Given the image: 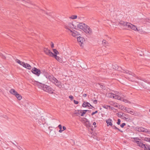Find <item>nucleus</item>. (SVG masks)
Here are the masks:
<instances>
[{
  "label": "nucleus",
  "instance_id": "f257e3e1",
  "mask_svg": "<svg viewBox=\"0 0 150 150\" xmlns=\"http://www.w3.org/2000/svg\"><path fill=\"white\" fill-rule=\"evenodd\" d=\"M42 73L46 77V78L49 79L50 81L53 83L55 86L59 88H64V85L61 82L59 81L53 76L50 74L46 70H43Z\"/></svg>",
  "mask_w": 150,
  "mask_h": 150
},
{
  "label": "nucleus",
  "instance_id": "f03ea898",
  "mask_svg": "<svg viewBox=\"0 0 150 150\" xmlns=\"http://www.w3.org/2000/svg\"><path fill=\"white\" fill-rule=\"evenodd\" d=\"M76 27V26L73 24L72 21L67 22L65 24L64 26V28L67 30V32L73 29H75Z\"/></svg>",
  "mask_w": 150,
  "mask_h": 150
},
{
  "label": "nucleus",
  "instance_id": "7ed1b4c3",
  "mask_svg": "<svg viewBox=\"0 0 150 150\" xmlns=\"http://www.w3.org/2000/svg\"><path fill=\"white\" fill-rule=\"evenodd\" d=\"M120 93H119L117 91H115L114 92V93H108L107 94L108 97L113 98L116 99L118 100L119 99V98Z\"/></svg>",
  "mask_w": 150,
  "mask_h": 150
},
{
  "label": "nucleus",
  "instance_id": "20e7f679",
  "mask_svg": "<svg viewBox=\"0 0 150 150\" xmlns=\"http://www.w3.org/2000/svg\"><path fill=\"white\" fill-rule=\"evenodd\" d=\"M42 89L44 91L50 94L53 93L54 91V90L50 86L45 84L43 85Z\"/></svg>",
  "mask_w": 150,
  "mask_h": 150
},
{
  "label": "nucleus",
  "instance_id": "39448f33",
  "mask_svg": "<svg viewBox=\"0 0 150 150\" xmlns=\"http://www.w3.org/2000/svg\"><path fill=\"white\" fill-rule=\"evenodd\" d=\"M139 84L141 85L145 89H147L148 88V84L144 81L139 80L138 81H136Z\"/></svg>",
  "mask_w": 150,
  "mask_h": 150
},
{
  "label": "nucleus",
  "instance_id": "423d86ee",
  "mask_svg": "<svg viewBox=\"0 0 150 150\" xmlns=\"http://www.w3.org/2000/svg\"><path fill=\"white\" fill-rule=\"evenodd\" d=\"M119 98H120L118 99V100L123 101L126 103L129 104L131 103L130 102L126 99L125 97L121 93H120Z\"/></svg>",
  "mask_w": 150,
  "mask_h": 150
},
{
  "label": "nucleus",
  "instance_id": "0eeeda50",
  "mask_svg": "<svg viewBox=\"0 0 150 150\" xmlns=\"http://www.w3.org/2000/svg\"><path fill=\"white\" fill-rule=\"evenodd\" d=\"M31 72L38 76H39L41 74L40 70L35 67H34L32 69Z\"/></svg>",
  "mask_w": 150,
  "mask_h": 150
},
{
  "label": "nucleus",
  "instance_id": "6e6552de",
  "mask_svg": "<svg viewBox=\"0 0 150 150\" xmlns=\"http://www.w3.org/2000/svg\"><path fill=\"white\" fill-rule=\"evenodd\" d=\"M71 35L74 37H75L76 36L80 35L79 33L75 30H73V29L68 32Z\"/></svg>",
  "mask_w": 150,
  "mask_h": 150
},
{
  "label": "nucleus",
  "instance_id": "1a4fd4ad",
  "mask_svg": "<svg viewBox=\"0 0 150 150\" xmlns=\"http://www.w3.org/2000/svg\"><path fill=\"white\" fill-rule=\"evenodd\" d=\"M83 31L86 34L91 35L92 34V31L90 27L86 25Z\"/></svg>",
  "mask_w": 150,
  "mask_h": 150
},
{
  "label": "nucleus",
  "instance_id": "9d476101",
  "mask_svg": "<svg viewBox=\"0 0 150 150\" xmlns=\"http://www.w3.org/2000/svg\"><path fill=\"white\" fill-rule=\"evenodd\" d=\"M86 24L83 23H80L77 25V27L78 28L82 30L83 31L84 28L86 27Z\"/></svg>",
  "mask_w": 150,
  "mask_h": 150
},
{
  "label": "nucleus",
  "instance_id": "9b49d317",
  "mask_svg": "<svg viewBox=\"0 0 150 150\" xmlns=\"http://www.w3.org/2000/svg\"><path fill=\"white\" fill-rule=\"evenodd\" d=\"M45 122V120L43 116H41L38 117V123L40 125H41V124L44 125Z\"/></svg>",
  "mask_w": 150,
  "mask_h": 150
},
{
  "label": "nucleus",
  "instance_id": "f8f14e48",
  "mask_svg": "<svg viewBox=\"0 0 150 150\" xmlns=\"http://www.w3.org/2000/svg\"><path fill=\"white\" fill-rule=\"evenodd\" d=\"M82 120V122H84L85 125L86 127H90L91 124L87 119L86 118H83Z\"/></svg>",
  "mask_w": 150,
  "mask_h": 150
},
{
  "label": "nucleus",
  "instance_id": "ddd939ff",
  "mask_svg": "<svg viewBox=\"0 0 150 150\" xmlns=\"http://www.w3.org/2000/svg\"><path fill=\"white\" fill-rule=\"evenodd\" d=\"M44 51L46 54L49 56L52 57L53 56V55H54V54L51 52L50 50L47 48H45L44 50Z\"/></svg>",
  "mask_w": 150,
  "mask_h": 150
},
{
  "label": "nucleus",
  "instance_id": "4468645a",
  "mask_svg": "<svg viewBox=\"0 0 150 150\" xmlns=\"http://www.w3.org/2000/svg\"><path fill=\"white\" fill-rule=\"evenodd\" d=\"M77 40L81 46H82L85 41V39L83 37L80 36L77 38Z\"/></svg>",
  "mask_w": 150,
  "mask_h": 150
},
{
  "label": "nucleus",
  "instance_id": "2eb2a0df",
  "mask_svg": "<svg viewBox=\"0 0 150 150\" xmlns=\"http://www.w3.org/2000/svg\"><path fill=\"white\" fill-rule=\"evenodd\" d=\"M106 122L107 123V126H112V120L110 118H109L108 119L106 120Z\"/></svg>",
  "mask_w": 150,
  "mask_h": 150
},
{
  "label": "nucleus",
  "instance_id": "dca6fc26",
  "mask_svg": "<svg viewBox=\"0 0 150 150\" xmlns=\"http://www.w3.org/2000/svg\"><path fill=\"white\" fill-rule=\"evenodd\" d=\"M134 75V73L129 72L126 76L129 79V80H131Z\"/></svg>",
  "mask_w": 150,
  "mask_h": 150
},
{
  "label": "nucleus",
  "instance_id": "f3484780",
  "mask_svg": "<svg viewBox=\"0 0 150 150\" xmlns=\"http://www.w3.org/2000/svg\"><path fill=\"white\" fill-rule=\"evenodd\" d=\"M22 66L30 70L31 69V67L29 64L25 63L24 62H23Z\"/></svg>",
  "mask_w": 150,
  "mask_h": 150
},
{
  "label": "nucleus",
  "instance_id": "a211bd4d",
  "mask_svg": "<svg viewBox=\"0 0 150 150\" xmlns=\"http://www.w3.org/2000/svg\"><path fill=\"white\" fill-rule=\"evenodd\" d=\"M74 114L76 115V116H81V110H75L74 113Z\"/></svg>",
  "mask_w": 150,
  "mask_h": 150
},
{
  "label": "nucleus",
  "instance_id": "6ab92c4d",
  "mask_svg": "<svg viewBox=\"0 0 150 150\" xmlns=\"http://www.w3.org/2000/svg\"><path fill=\"white\" fill-rule=\"evenodd\" d=\"M129 29H132L135 31H138L139 30L136 26L132 24H131V26Z\"/></svg>",
  "mask_w": 150,
  "mask_h": 150
},
{
  "label": "nucleus",
  "instance_id": "aec40b11",
  "mask_svg": "<svg viewBox=\"0 0 150 150\" xmlns=\"http://www.w3.org/2000/svg\"><path fill=\"white\" fill-rule=\"evenodd\" d=\"M138 130L139 132H148V130L143 127H140L138 128Z\"/></svg>",
  "mask_w": 150,
  "mask_h": 150
},
{
  "label": "nucleus",
  "instance_id": "412c9836",
  "mask_svg": "<svg viewBox=\"0 0 150 150\" xmlns=\"http://www.w3.org/2000/svg\"><path fill=\"white\" fill-rule=\"evenodd\" d=\"M79 19H80V17H78L76 15H72L70 16L69 17V18L73 20H74L77 18Z\"/></svg>",
  "mask_w": 150,
  "mask_h": 150
},
{
  "label": "nucleus",
  "instance_id": "4be33fe9",
  "mask_svg": "<svg viewBox=\"0 0 150 150\" xmlns=\"http://www.w3.org/2000/svg\"><path fill=\"white\" fill-rule=\"evenodd\" d=\"M125 112L128 113H129L130 114L132 115L133 113L134 112V110L130 108H127L126 109Z\"/></svg>",
  "mask_w": 150,
  "mask_h": 150
},
{
  "label": "nucleus",
  "instance_id": "5701e85b",
  "mask_svg": "<svg viewBox=\"0 0 150 150\" xmlns=\"http://www.w3.org/2000/svg\"><path fill=\"white\" fill-rule=\"evenodd\" d=\"M146 144H143L142 142L139 141V143L137 144V145L140 147L141 148L144 149L145 148Z\"/></svg>",
  "mask_w": 150,
  "mask_h": 150
},
{
  "label": "nucleus",
  "instance_id": "b1692460",
  "mask_svg": "<svg viewBox=\"0 0 150 150\" xmlns=\"http://www.w3.org/2000/svg\"><path fill=\"white\" fill-rule=\"evenodd\" d=\"M9 92L10 93L15 96L17 93V92L14 89H11L9 91Z\"/></svg>",
  "mask_w": 150,
  "mask_h": 150
},
{
  "label": "nucleus",
  "instance_id": "393cba45",
  "mask_svg": "<svg viewBox=\"0 0 150 150\" xmlns=\"http://www.w3.org/2000/svg\"><path fill=\"white\" fill-rule=\"evenodd\" d=\"M53 57H54L59 62H62V59L60 57L57 56V55L54 54V55H53Z\"/></svg>",
  "mask_w": 150,
  "mask_h": 150
},
{
  "label": "nucleus",
  "instance_id": "a878e982",
  "mask_svg": "<svg viewBox=\"0 0 150 150\" xmlns=\"http://www.w3.org/2000/svg\"><path fill=\"white\" fill-rule=\"evenodd\" d=\"M132 139H134L132 140V142H134L136 143L137 144L139 142V140H140V139L138 137H134Z\"/></svg>",
  "mask_w": 150,
  "mask_h": 150
},
{
  "label": "nucleus",
  "instance_id": "bb28decb",
  "mask_svg": "<svg viewBox=\"0 0 150 150\" xmlns=\"http://www.w3.org/2000/svg\"><path fill=\"white\" fill-rule=\"evenodd\" d=\"M126 23V22L121 21L119 22L118 24L123 27H125Z\"/></svg>",
  "mask_w": 150,
  "mask_h": 150
},
{
  "label": "nucleus",
  "instance_id": "cd10ccee",
  "mask_svg": "<svg viewBox=\"0 0 150 150\" xmlns=\"http://www.w3.org/2000/svg\"><path fill=\"white\" fill-rule=\"evenodd\" d=\"M131 25V23L126 22L125 26V28H128L129 29Z\"/></svg>",
  "mask_w": 150,
  "mask_h": 150
},
{
  "label": "nucleus",
  "instance_id": "c85d7f7f",
  "mask_svg": "<svg viewBox=\"0 0 150 150\" xmlns=\"http://www.w3.org/2000/svg\"><path fill=\"white\" fill-rule=\"evenodd\" d=\"M15 96L19 100H21L22 98L21 96L18 94V93Z\"/></svg>",
  "mask_w": 150,
  "mask_h": 150
},
{
  "label": "nucleus",
  "instance_id": "c756f323",
  "mask_svg": "<svg viewBox=\"0 0 150 150\" xmlns=\"http://www.w3.org/2000/svg\"><path fill=\"white\" fill-rule=\"evenodd\" d=\"M88 104H89V103L88 102H84L82 104V106L83 107H86L87 106L88 107Z\"/></svg>",
  "mask_w": 150,
  "mask_h": 150
},
{
  "label": "nucleus",
  "instance_id": "7c9ffc66",
  "mask_svg": "<svg viewBox=\"0 0 150 150\" xmlns=\"http://www.w3.org/2000/svg\"><path fill=\"white\" fill-rule=\"evenodd\" d=\"M119 108L122 110L125 111V112L126 109L127 108H126L124 106L122 105H120L119 106Z\"/></svg>",
  "mask_w": 150,
  "mask_h": 150
},
{
  "label": "nucleus",
  "instance_id": "2f4dec72",
  "mask_svg": "<svg viewBox=\"0 0 150 150\" xmlns=\"http://www.w3.org/2000/svg\"><path fill=\"white\" fill-rule=\"evenodd\" d=\"M15 61L16 62L18 63V64H20V65H21V66H22L24 62H22L20 61L18 59H16Z\"/></svg>",
  "mask_w": 150,
  "mask_h": 150
},
{
  "label": "nucleus",
  "instance_id": "473e14b6",
  "mask_svg": "<svg viewBox=\"0 0 150 150\" xmlns=\"http://www.w3.org/2000/svg\"><path fill=\"white\" fill-rule=\"evenodd\" d=\"M44 85V84H42L40 83L39 82L37 86H38L39 88H40L42 89V88H43V85Z\"/></svg>",
  "mask_w": 150,
  "mask_h": 150
},
{
  "label": "nucleus",
  "instance_id": "72a5a7b5",
  "mask_svg": "<svg viewBox=\"0 0 150 150\" xmlns=\"http://www.w3.org/2000/svg\"><path fill=\"white\" fill-rule=\"evenodd\" d=\"M89 110H81V116H83L84 115L86 114V112L87 111H89Z\"/></svg>",
  "mask_w": 150,
  "mask_h": 150
},
{
  "label": "nucleus",
  "instance_id": "f704fd0d",
  "mask_svg": "<svg viewBox=\"0 0 150 150\" xmlns=\"http://www.w3.org/2000/svg\"><path fill=\"white\" fill-rule=\"evenodd\" d=\"M58 127H59V132L60 133H62L63 131V130H62V126L61 125H59L58 126Z\"/></svg>",
  "mask_w": 150,
  "mask_h": 150
},
{
  "label": "nucleus",
  "instance_id": "c9c22d12",
  "mask_svg": "<svg viewBox=\"0 0 150 150\" xmlns=\"http://www.w3.org/2000/svg\"><path fill=\"white\" fill-rule=\"evenodd\" d=\"M132 115L135 116H138L139 115V113L138 112L134 111V112L133 113Z\"/></svg>",
  "mask_w": 150,
  "mask_h": 150
},
{
  "label": "nucleus",
  "instance_id": "e433bc0d",
  "mask_svg": "<svg viewBox=\"0 0 150 150\" xmlns=\"http://www.w3.org/2000/svg\"><path fill=\"white\" fill-rule=\"evenodd\" d=\"M144 150H150V147L149 146L146 145L145 148L144 149Z\"/></svg>",
  "mask_w": 150,
  "mask_h": 150
},
{
  "label": "nucleus",
  "instance_id": "4c0bfd02",
  "mask_svg": "<svg viewBox=\"0 0 150 150\" xmlns=\"http://www.w3.org/2000/svg\"><path fill=\"white\" fill-rule=\"evenodd\" d=\"M53 52L56 55H57V54H59V52L56 49H53Z\"/></svg>",
  "mask_w": 150,
  "mask_h": 150
},
{
  "label": "nucleus",
  "instance_id": "58836bf2",
  "mask_svg": "<svg viewBox=\"0 0 150 150\" xmlns=\"http://www.w3.org/2000/svg\"><path fill=\"white\" fill-rule=\"evenodd\" d=\"M112 128L113 129H117V130L119 131H120V129L116 127L115 126V125H113L112 126Z\"/></svg>",
  "mask_w": 150,
  "mask_h": 150
},
{
  "label": "nucleus",
  "instance_id": "ea45409f",
  "mask_svg": "<svg viewBox=\"0 0 150 150\" xmlns=\"http://www.w3.org/2000/svg\"><path fill=\"white\" fill-rule=\"evenodd\" d=\"M144 140L146 141L149 142L150 141V138L149 137H145L144 139Z\"/></svg>",
  "mask_w": 150,
  "mask_h": 150
},
{
  "label": "nucleus",
  "instance_id": "a19ab883",
  "mask_svg": "<svg viewBox=\"0 0 150 150\" xmlns=\"http://www.w3.org/2000/svg\"><path fill=\"white\" fill-rule=\"evenodd\" d=\"M107 43V41H106L105 40H103V41H102V43L103 45H106Z\"/></svg>",
  "mask_w": 150,
  "mask_h": 150
},
{
  "label": "nucleus",
  "instance_id": "79ce46f5",
  "mask_svg": "<svg viewBox=\"0 0 150 150\" xmlns=\"http://www.w3.org/2000/svg\"><path fill=\"white\" fill-rule=\"evenodd\" d=\"M39 82H38L37 81H34L33 82V84L37 86Z\"/></svg>",
  "mask_w": 150,
  "mask_h": 150
},
{
  "label": "nucleus",
  "instance_id": "37998d69",
  "mask_svg": "<svg viewBox=\"0 0 150 150\" xmlns=\"http://www.w3.org/2000/svg\"><path fill=\"white\" fill-rule=\"evenodd\" d=\"M103 107L104 108H105V109H108V107L110 108V106H108V105H104V106H103Z\"/></svg>",
  "mask_w": 150,
  "mask_h": 150
},
{
  "label": "nucleus",
  "instance_id": "c03bdc74",
  "mask_svg": "<svg viewBox=\"0 0 150 150\" xmlns=\"http://www.w3.org/2000/svg\"><path fill=\"white\" fill-rule=\"evenodd\" d=\"M126 125V124L125 123H122L121 125H120V127H122V128H123L124 127V126Z\"/></svg>",
  "mask_w": 150,
  "mask_h": 150
},
{
  "label": "nucleus",
  "instance_id": "a18cd8bd",
  "mask_svg": "<svg viewBox=\"0 0 150 150\" xmlns=\"http://www.w3.org/2000/svg\"><path fill=\"white\" fill-rule=\"evenodd\" d=\"M43 125V127L46 128L47 127V124H46V122L45 123V124Z\"/></svg>",
  "mask_w": 150,
  "mask_h": 150
},
{
  "label": "nucleus",
  "instance_id": "49530a36",
  "mask_svg": "<svg viewBox=\"0 0 150 150\" xmlns=\"http://www.w3.org/2000/svg\"><path fill=\"white\" fill-rule=\"evenodd\" d=\"M120 122H121L120 120V119H118L117 120V124L118 125H119L120 124Z\"/></svg>",
  "mask_w": 150,
  "mask_h": 150
},
{
  "label": "nucleus",
  "instance_id": "de8ad7c7",
  "mask_svg": "<svg viewBox=\"0 0 150 150\" xmlns=\"http://www.w3.org/2000/svg\"><path fill=\"white\" fill-rule=\"evenodd\" d=\"M98 111H96L95 112H93L92 113H91V115H93L94 114L97 113L98 112Z\"/></svg>",
  "mask_w": 150,
  "mask_h": 150
},
{
  "label": "nucleus",
  "instance_id": "09e8293b",
  "mask_svg": "<svg viewBox=\"0 0 150 150\" xmlns=\"http://www.w3.org/2000/svg\"><path fill=\"white\" fill-rule=\"evenodd\" d=\"M69 98L70 99H71V100H72L74 98L71 95L70 96H69Z\"/></svg>",
  "mask_w": 150,
  "mask_h": 150
},
{
  "label": "nucleus",
  "instance_id": "8fccbe9b",
  "mask_svg": "<svg viewBox=\"0 0 150 150\" xmlns=\"http://www.w3.org/2000/svg\"><path fill=\"white\" fill-rule=\"evenodd\" d=\"M88 105H89V106H88V107H89V108L90 109H92L93 108V107L92 106L90 103H89V104H88Z\"/></svg>",
  "mask_w": 150,
  "mask_h": 150
},
{
  "label": "nucleus",
  "instance_id": "3c124183",
  "mask_svg": "<svg viewBox=\"0 0 150 150\" xmlns=\"http://www.w3.org/2000/svg\"><path fill=\"white\" fill-rule=\"evenodd\" d=\"M74 103L76 104H77L79 103L78 101H76L75 100H74Z\"/></svg>",
  "mask_w": 150,
  "mask_h": 150
},
{
  "label": "nucleus",
  "instance_id": "603ef678",
  "mask_svg": "<svg viewBox=\"0 0 150 150\" xmlns=\"http://www.w3.org/2000/svg\"><path fill=\"white\" fill-rule=\"evenodd\" d=\"M93 102L94 103L96 104L97 103V100H93Z\"/></svg>",
  "mask_w": 150,
  "mask_h": 150
},
{
  "label": "nucleus",
  "instance_id": "864d4df0",
  "mask_svg": "<svg viewBox=\"0 0 150 150\" xmlns=\"http://www.w3.org/2000/svg\"><path fill=\"white\" fill-rule=\"evenodd\" d=\"M62 128H63L62 130H63V131L64 130H65L66 129V128L64 126H63Z\"/></svg>",
  "mask_w": 150,
  "mask_h": 150
},
{
  "label": "nucleus",
  "instance_id": "5fc2aeb1",
  "mask_svg": "<svg viewBox=\"0 0 150 150\" xmlns=\"http://www.w3.org/2000/svg\"><path fill=\"white\" fill-rule=\"evenodd\" d=\"M113 105L114 106H115V107H117V104L116 103H113Z\"/></svg>",
  "mask_w": 150,
  "mask_h": 150
},
{
  "label": "nucleus",
  "instance_id": "6e6d98bb",
  "mask_svg": "<svg viewBox=\"0 0 150 150\" xmlns=\"http://www.w3.org/2000/svg\"><path fill=\"white\" fill-rule=\"evenodd\" d=\"M146 21H147L149 22H150V19H146Z\"/></svg>",
  "mask_w": 150,
  "mask_h": 150
},
{
  "label": "nucleus",
  "instance_id": "4d7b16f0",
  "mask_svg": "<svg viewBox=\"0 0 150 150\" xmlns=\"http://www.w3.org/2000/svg\"><path fill=\"white\" fill-rule=\"evenodd\" d=\"M146 21H147L149 22H150V19H146Z\"/></svg>",
  "mask_w": 150,
  "mask_h": 150
},
{
  "label": "nucleus",
  "instance_id": "13d9d810",
  "mask_svg": "<svg viewBox=\"0 0 150 150\" xmlns=\"http://www.w3.org/2000/svg\"><path fill=\"white\" fill-rule=\"evenodd\" d=\"M51 47L52 48H53L54 47V45L53 43H52L51 45Z\"/></svg>",
  "mask_w": 150,
  "mask_h": 150
},
{
  "label": "nucleus",
  "instance_id": "bf43d9fd",
  "mask_svg": "<svg viewBox=\"0 0 150 150\" xmlns=\"http://www.w3.org/2000/svg\"><path fill=\"white\" fill-rule=\"evenodd\" d=\"M86 96L87 95L86 94H85L83 95V96H84V97H86Z\"/></svg>",
  "mask_w": 150,
  "mask_h": 150
},
{
  "label": "nucleus",
  "instance_id": "052dcab7",
  "mask_svg": "<svg viewBox=\"0 0 150 150\" xmlns=\"http://www.w3.org/2000/svg\"><path fill=\"white\" fill-rule=\"evenodd\" d=\"M96 123L95 122H94L93 123V125H96Z\"/></svg>",
  "mask_w": 150,
  "mask_h": 150
},
{
  "label": "nucleus",
  "instance_id": "680f3d73",
  "mask_svg": "<svg viewBox=\"0 0 150 150\" xmlns=\"http://www.w3.org/2000/svg\"><path fill=\"white\" fill-rule=\"evenodd\" d=\"M6 117H7V116H6L5 117H4L5 118H6Z\"/></svg>",
  "mask_w": 150,
  "mask_h": 150
},
{
  "label": "nucleus",
  "instance_id": "e2e57ef3",
  "mask_svg": "<svg viewBox=\"0 0 150 150\" xmlns=\"http://www.w3.org/2000/svg\"><path fill=\"white\" fill-rule=\"evenodd\" d=\"M6 117H7V116H6L5 117H4L5 118H6Z\"/></svg>",
  "mask_w": 150,
  "mask_h": 150
},
{
  "label": "nucleus",
  "instance_id": "0e129e2a",
  "mask_svg": "<svg viewBox=\"0 0 150 150\" xmlns=\"http://www.w3.org/2000/svg\"><path fill=\"white\" fill-rule=\"evenodd\" d=\"M149 112H150V109L149 110Z\"/></svg>",
  "mask_w": 150,
  "mask_h": 150
},
{
  "label": "nucleus",
  "instance_id": "69168bd1",
  "mask_svg": "<svg viewBox=\"0 0 150 150\" xmlns=\"http://www.w3.org/2000/svg\"><path fill=\"white\" fill-rule=\"evenodd\" d=\"M120 131H121V132H122V131H120Z\"/></svg>",
  "mask_w": 150,
  "mask_h": 150
},
{
  "label": "nucleus",
  "instance_id": "338daca9",
  "mask_svg": "<svg viewBox=\"0 0 150 150\" xmlns=\"http://www.w3.org/2000/svg\"><path fill=\"white\" fill-rule=\"evenodd\" d=\"M113 108H111V109H113Z\"/></svg>",
  "mask_w": 150,
  "mask_h": 150
},
{
  "label": "nucleus",
  "instance_id": "774afa93",
  "mask_svg": "<svg viewBox=\"0 0 150 150\" xmlns=\"http://www.w3.org/2000/svg\"><path fill=\"white\" fill-rule=\"evenodd\" d=\"M50 127H48V128H49V129H50Z\"/></svg>",
  "mask_w": 150,
  "mask_h": 150
}]
</instances>
